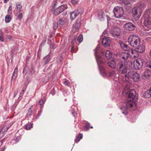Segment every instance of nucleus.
<instances>
[{
    "instance_id": "f257e3e1",
    "label": "nucleus",
    "mask_w": 151,
    "mask_h": 151,
    "mask_svg": "<svg viewBox=\"0 0 151 151\" xmlns=\"http://www.w3.org/2000/svg\"><path fill=\"white\" fill-rule=\"evenodd\" d=\"M129 44L132 47H136L139 45L140 42V40L139 37L136 35H130L128 39Z\"/></svg>"
},
{
    "instance_id": "f03ea898",
    "label": "nucleus",
    "mask_w": 151,
    "mask_h": 151,
    "mask_svg": "<svg viewBox=\"0 0 151 151\" xmlns=\"http://www.w3.org/2000/svg\"><path fill=\"white\" fill-rule=\"evenodd\" d=\"M117 67L119 73L122 74H124L125 76L128 73V71L131 69H128L126 63L123 61H121L118 63Z\"/></svg>"
},
{
    "instance_id": "7ed1b4c3",
    "label": "nucleus",
    "mask_w": 151,
    "mask_h": 151,
    "mask_svg": "<svg viewBox=\"0 0 151 151\" xmlns=\"http://www.w3.org/2000/svg\"><path fill=\"white\" fill-rule=\"evenodd\" d=\"M144 8V5L142 4H140L139 6L134 7L132 10L133 18L135 19H139L142 12V9Z\"/></svg>"
},
{
    "instance_id": "20e7f679",
    "label": "nucleus",
    "mask_w": 151,
    "mask_h": 151,
    "mask_svg": "<svg viewBox=\"0 0 151 151\" xmlns=\"http://www.w3.org/2000/svg\"><path fill=\"white\" fill-rule=\"evenodd\" d=\"M101 50V49L100 47V45L99 44H98L94 52L96 59L99 66L100 64H102L104 62V59L102 58V57H100L99 55Z\"/></svg>"
},
{
    "instance_id": "39448f33",
    "label": "nucleus",
    "mask_w": 151,
    "mask_h": 151,
    "mask_svg": "<svg viewBox=\"0 0 151 151\" xmlns=\"http://www.w3.org/2000/svg\"><path fill=\"white\" fill-rule=\"evenodd\" d=\"M125 77L128 78H132L135 81H138L140 78L139 75L136 72L133 71L132 69L128 71V73L125 75Z\"/></svg>"
},
{
    "instance_id": "423d86ee",
    "label": "nucleus",
    "mask_w": 151,
    "mask_h": 151,
    "mask_svg": "<svg viewBox=\"0 0 151 151\" xmlns=\"http://www.w3.org/2000/svg\"><path fill=\"white\" fill-rule=\"evenodd\" d=\"M114 16L116 18H120L123 15L124 10L122 7L117 6L115 7L113 10Z\"/></svg>"
},
{
    "instance_id": "0eeeda50",
    "label": "nucleus",
    "mask_w": 151,
    "mask_h": 151,
    "mask_svg": "<svg viewBox=\"0 0 151 151\" xmlns=\"http://www.w3.org/2000/svg\"><path fill=\"white\" fill-rule=\"evenodd\" d=\"M142 60L140 58L135 59L134 61V67L135 69H139L143 65Z\"/></svg>"
},
{
    "instance_id": "6e6552de",
    "label": "nucleus",
    "mask_w": 151,
    "mask_h": 151,
    "mask_svg": "<svg viewBox=\"0 0 151 151\" xmlns=\"http://www.w3.org/2000/svg\"><path fill=\"white\" fill-rule=\"evenodd\" d=\"M111 33L112 36L116 38H118L120 36V29L119 27H114L111 29Z\"/></svg>"
},
{
    "instance_id": "1a4fd4ad",
    "label": "nucleus",
    "mask_w": 151,
    "mask_h": 151,
    "mask_svg": "<svg viewBox=\"0 0 151 151\" xmlns=\"http://www.w3.org/2000/svg\"><path fill=\"white\" fill-rule=\"evenodd\" d=\"M81 24V19L76 20L75 23L73 25L72 28V32L74 33L77 32Z\"/></svg>"
},
{
    "instance_id": "9d476101",
    "label": "nucleus",
    "mask_w": 151,
    "mask_h": 151,
    "mask_svg": "<svg viewBox=\"0 0 151 151\" xmlns=\"http://www.w3.org/2000/svg\"><path fill=\"white\" fill-rule=\"evenodd\" d=\"M82 14V13H81L78 10L74 11L72 12H70V19H75L77 17L78 18H80L79 17L81 16Z\"/></svg>"
},
{
    "instance_id": "9b49d317",
    "label": "nucleus",
    "mask_w": 151,
    "mask_h": 151,
    "mask_svg": "<svg viewBox=\"0 0 151 151\" xmlns=\"http://www.w3.org/2000/svg\"><path fill=\"white\" fill-rule=\"evenodd\" d=\"M111 43V40L109 37H104L103 39L102 44L105 47L109 46Z\"/></svg>"
},
{
    "instance_id": "f8f14e48",
    "label": "nucleus",
    "mask_w": 151,
    "mask_h": 151,
    "mask_svg": "<svg viewBox=\"0 0 151 151\" xmlns=\"http://www.w3.org/2000/svg\"><path fill=\"white\" fill-rule=\"evenodd\" d=\"M137 48L135 50L137 51L140 53H143L145 50V47L144 45L143 44H139L136 47Z\"/></svg>"
},
{
    "instance_id": "ddd939ff",
    "label": "nucleus",
    "mask_w": 151,
    "mask_h": 151,
    "mask_svg": "<svg viewBox=\"0 0 151 151\" xmlns=\"http://www.w3.org/2000/svg\"><path fill=\"white\" fill-rule=\"evenodd\" d=\"M107 64L108 65L112 68L114 69L117 67L116 64L115 59L109 60Z\"/></svg>"
},
{
    "instance_id": "4468645a",
    "label": "nucleus",
    "mask_w": 151,
    "mask_h": 151,
    "mask_svg": "<svg viewBox=\"0 0 151 151\" xmlns=\"http://www.w3.org/2000/svg\"><path fill=\"white\" fill-rule=\"evenodd\" d=\"M124 27L125 29L128 30H132L134 29V26L130 22L126 24Z\"/></svg>"
},
{
    "instance_id": "2eb2a0df",
    "label": "nucleus",
    "mask_w": 151,
    "mask_h": 151,
    "mask_svg": "<svg viewBox=\"0 0 151 151\" xmlns=\"http://www.w3.org/2000/svg\"><path fill=\"white\" fill-rule=\"evenodd\" d=\"M99 19H109V17H108L107 15H106L104 13L103 11L102 10L99 11L97 17Z\"/></svg>"
},
{
    "instance_id": "dca6fc26",
    "label": "nucleus",
    "mask_w": 151,
    "mask_h": 151,
    "mask_svg": "<svg viewBox=\"0 0 151 151\" xmlns=\"http://www.w3.org/2000/svg\"><path fill=\"white\" fill-rule=\"evenodd\" d=\"M129 55V53L127 52L122 53L121 55L122 60H123V61L125 62V61H126L128 58Z\"/></svg>"
},
{
    "instance_id": "f3484780",
    "label": "nucleus",
    "mask_w": 151,
    "mask_h": 151,
    "mask_svg": "<svg viewBox=\"0 0 151 151\" xmlns=\"http://www.w3.org/2000/svg\"><path fill=\"white\" fill-rule=\"evenodd\" d=\"M135 91L134 89H132L129 91L128 94V97L133 100L135 98Z\"/></svg>"
},
{
    "instance_id": "a211bd4d",
    "label": "nucleus",
    "mask_w": 151,
    "mask_h": 151,
    "mask_svg": "<svg viewBox=\"0 0 151 151\" xmlns=\"http://www.w3.org/2000/svg\"><path fill=\"white\" fill-rule=\"evenodd\" d=\"M127 51H128L129 54H131L132 55L134 53H136V55H134V58H135L138 56V53L136 50H134L132 48L129 47V48Z\"/></svg>"
},
{
    "instance_id": "6ab92c4d",
    "label": "nucleus",
    "mask_w": 151,
    "mask_h": 151,
    "mask_svg": "<svg viewBox=\"0 0 151 151\" xmlns=\"http://www.w3.org/2000/svg\"><path fill=\"white\" fill-rule=\"evenodd\" d=\"M9 128V127H4L2 128L0 131V137L1 138L4 136Z\"/></svg>"
},
{
    "instance_id": "aec40b11",
    "label": "nucleus",
    "mask_w": 151,
    "mask_h": 151,
    "mask_svg": "<svg viewBox=\"0 0 151 151\" xmlns=\"http://www.w3.org/2000/svg\"><path fill=\"white\" fill-rule=\"evenodd\" d=\"M144 23L149 29L151 28V19H144Z\"/></svg>"
},
{
    "instance_id": "412c9836",
    "label": "nucleus",
    "mask_w": 151,
    "mask_h": 151,
    "mask_svg": "<svg viewBox=\"0 0 151 151\" xmlns=\"http://www.w3.org/2000/svg\"><path fill=\"white\" fill-rule=\"evenodd\" d=\"M145 17L146 19H151V9H148L146 11Z\"/></svg>"
},
{
    "instance_id": "4be33fe9",
    "label": "nucleus",
    "mask_w": 151,
    "mask_h": 151,
    "mask_svg": "<svg viewBox=\"0 0 151 151\" xmlns=\"http://www.w3.org/2000/svg\"><path fill=\"white\" fill-rule=\"evenodd\" d=\"M120 46L124 50L127 51L129 48V47L122 42H120Z\"/></svg>"
},
{
    "instance_id": "5701e85b",
    "label": "nucleus",
    "mask_w": 151,
    "mask_h": 151,
    "mask_svg": "<svg viewBox=\"0 0 151 151\" xmlns=\"http://www.w3.org/2000/svg\"><path fill=\"white\" fill-rule=\"evenodd\" d=\"M126 105L127 108H130L135 106L134 103L130 101H128Z\"/></svg>"
},
{
    "instance_id": "b1692460",
    "label": "nucleus",
    "mask_w": 151,
    "mask_h": 151,
    "mask_svg": "<svg viewBox=\"0 0 151 151\" xmlns=\"http://www.w3.org/2000/svg\"><path fill=\"white\" fill-rule=\"evenodd\" d=\"M67 7V5L65 4L63 5H62L58 7V9L60 12H61L63 11L65 9H66Z\"/></svg>"
},
{
    "instance_id": "393cba45",
    "label": "nucleus",
    "mask_w": 151,
    "mask_h": 151,
    "mask_svg": "<svg viewBox=\"0 0 151 151\" xmlns=\"http://www.w3.org/2000/svg\"><path fill=\"white\" fill-rule=\"evenodd\" d=\"M43 62L45 64H46L50 61V57L48 55L46 56L44 58Z\"/></svg>"
},
{
    "instance_id": "a878e982",
    "label": "nucleus",
    "mask_w": 151,
    "mask_h": 151,
    "mask_svg": "<svg viewBox=\"0 0 151 151\" xmlns=\"http://www.w3.org/2000/svg\"><path fill=\"white\" fill-rule=\"evenodd\" d=\"M112 55V52L109 50H107L106 52L105 56L108 59H110Z\"/></svg>"
},
{
    "instance_id": "bb28decb",
    "label": "nucleus",
    "mask_w": 151,
    "mask_h": 151,
    "mask_svg": "<svg viewBox=\"0 0 151 151\" xmlns=\"http://www.w3.org/2000/svg\"><path fill=\"white\" fill-rule=\"evenodd\" d=\"M143 96L145 98H148L151 96V94L150 93L149 91L147 90L144 93Z\"/></svg>"
},
{
    "instance_id": "cd10ccee",
    "label": "nucleus",
    "mask_w": 151,
    "mask_h": 151,
    "mask_svg": "<svg viewBox=\"0 0 151 151\" xmlns=\"http://www.w3.org/2000/svg\"><path fill=\"white\" fill-rule=\"evenodd\" d=\"M122 1L125 5H127L129 4L132 1V0H119Z\"/></svg>"
},
{
    "instance_id": "c85d7f7f",
    "label": "nucleus",
    "mask_w": 151,
    "mask_h": 151,
    "mask_svg": "<svg viewBox=\"0 0 151 151\" xmlns=\"http://www.w3.org/2000/svg\"><path fill=\"white\" fill-rule=\"evenodd\" d=\"M18 72V69L17 68H16L14 71L13 74L12 75V78H15L17 76V73Z\"/></svg>"
},
{
    "instance_id": "c756f323",
    "label": "nucleus",
    "mask_w": 151,
    "mask_h": 151,
    "mask_svg": "<svg viewBox=\"0 0 151 151\" xmlns=\"http://www.w3.org/2000/svg\"><path fill=\"white\" fill-rule=\"evenodd\" d=\"M32 127V125L30 123H28L25 126V129L27 130L29 129Z\"/></svg>"
},
{
    "instance_id": "7c9ffc66",
    "label": "nucleus",
    "mask_w": 151,
    "mask_h": 151,
    "mask_svg": "<svg viewBox=\"0 0 151 151\" xmlns=\"http://www.w3.org/2000/svg\"><path fill=\"white\" fill-rule=\"evenodd\" d=\"M121 109L122 110V113L123 114L127 115L128 114L127 111V109L124 107H122L121 108Z\"/></svg>"
},
{
    "instance_id": "2f4dec72",
    "label": "nucleus",
    "mask_w": 151,
    "mask_h": 151,
    "mask_svg": "<svg viewBox=\"0 0 151 151\" xmlns=\"http://www.w3.org/2000/svg\"><path fill=\"white\" fill-rule=\"evenodd\" d=\"M17 9L20 11L22 9V6L21 4L20 3H17L16 4Z\"/></svg>"
},
{
    "instance_id": "473e14b6",
    "label": "nucleus",
    "mask_w": 151,
    "mask_h": 151,
    "mask_svg": "<svg viewBox=\"0 0 151 151\" xmlns=\"http://www.w3.org/2000/svg\"><path fill=\"white\" fill-rule=\"evenodd\" d=\"M83 40V37L82 35H80L77 38V40L79 42H82Z\"/></svg>"
},
{
    "instance_id": "72a5a7b5",
    "label": "nucleus",
    "mask_w": 151,
    "mask_h": 151,
    "mask_svg": "<svg viewBox=\"0 0 151 151\" xmlns=\"http://www.w3.org/2000/svg\"><path fill=\"white\" fill-rule=\"evenodd\" d=\"M90 124L88 122L84 126V128L85 130H87L89 129Z\"/></svg>"
},
{
    "instance_id": "f704fd0d",
    "label": "nucleus",
    "mask_w": 151,
    "mask_h": 151,
    "mask_svg": "<svg viewBox=\"0 0 151 151\" xmlns=\"http://www.w3.org/2000/svg\"><path fill=\"white\" fill-rule=\"evenodd\" d=\"M58 9L57 8L54 11L53 14L55 15H57L59 14L61 12H60Z\"/></svg>"
},
{
    "instance_id": "c9c22d12",
    "label": "nucleus",
    "mask_w": 151,
    "mask_h": 151,
    "mask_svg": "<svg viewBox=\"0 0 151 151\" xmlns=\"http://www.w3.org/2000/svg\"><path fill=\"white\" fill-rule=\"evenodd\" d=\"M25 90H26V89H23L22 90V92L20 93V94L19 96V99H21L22 97L23 96V95L25 92Z\"/></svg>"
},
{
    "instance_id": "e433bc0d",
    "label": "nucleus",
    "mask_w": 151,
    "mask_h": 151,
    "mask_svg": "<svg viewBox=\"0 0 151 151\" xmlns=\"http://www.w3.org/2000/svg\"><path fill=\"white\" fill-rule=\"evenodd\" d=\"M145 65L147 67L151 68V61L147 62L145 63Z\"/></svg>"
},
{
    "instance_id": "4c0bfd02",
    "label": "nucleus",
    "mask_w": 151,
    "mask_h": 151,
    "mask_svg": "<svg viewBox=\"0 0 151 151\" xmlns=\"http://www.w3.org/2000/svg\"><path fill=\"white\" fill-rule=\"evenodd\" d=\"M115 73V71H109L108 73V76L109 77H111Z\"/></svg>"
},
{
    "instance_id": "58836bf2",
    "label": "nucleus",
    "mask_w": 151,
    "mask_h": 151,
    "mask_svg": "<svg viewBox=\"0 0 151 151\" xmlns=\"http://www.w3.org/2000/svg\"><path fill=\"white\" fill-rule=\"evenodd\" d=\"M32 110H31V108H29L28 110V113L27 114V116L28 117L29 116H30L32 115Z\"/></svg>"
},
{
    "instance_id": "ea45409f",
    "label": "nucleus",
    "mask_w": 151,
    "mask_h": 151,
    "mask_svg": "<svg viewBox=\"0 0 151 151\" xmlns=\"http://www.w3.org/2000/svg\"><path fill=\"white\" fill-rule=\"evenodd\" d=\"M58 24L57 23L55 22L54 23L53 27L54 29H56L58 27Z\"/></svg>"
},
{
    "instance_id": "a19ab883",
    "label": "nucleus",
    "mask_w": 151,
    "mask_h": 151,
    "mask_svg": "<svg viewBox=\"0 0 151 151\" xmlns=\"http://www.w3.org/2000/svg\"><path fill=\"white\" fill-rule=\"evenodd\" d=\"M59 24L62 25H63L65 24V22L63 19H59Z\"/></svg>"
},
{
    "instance_id": "79ce46f5",
    "label": "nucleus",
    "mask_w": 151,
    "mask_h": 151,
    "mask_svg": "<svg viewBox=\"0 0 151 151\" xmlns=\"http://www.w3.org/2000/svg\"><path fill=\"white\" fill-rule=\"evenodd\" d=\"M44 102L45 101L41 99L40 101L39 102V104H40V105L42 106L43 105Z\"/></svg>"
},
{
    "instance_id": "37998d69",
    "label": "nucleus",
    "mask_w": 151,
    "mask_h": 151,
    "mask_svg": "<svg viewBox=\"0 0 151 151\" xmlns=\"http://www.w3.org/2000/svg\"><path fill=\"white\" fill-rule=\"evenodd\" d=\"M78 1V0H71V3L72 4H75L77 3Z\"/></svg>"
},
{
    "instance_id": "c03bdc74",
    "label": "nucleus",
    "mask_w": 151,
    "mask_h": 151,
    "mask_svg": "<svg viewBox=\"0 0 151 151\" xmlns=\"http://www.w3.org/2000/svg\"><path fill=\"white\" fill-rule=\"evenodd\" d=\"M70 83V82L68 80H66L64 82V84L66 86H69Z\"/></svg>"
},
{
    "instance_id": "a18cd8bd",
    "label": "nucleus",
    "mask_w": 151,
    "mask_h": 151,
    "mask_svg": "<svg viewBox=\"0 0 151 151\" xmlns=\"http://www.w3.org/2000/svg\"><path fill=\"white\" fill-rule=\"evenodd\" d=\"M0 40L1 42H3L4 41L3 36L0 35Z\"/></svg>"
},
{
    "instance_id": "49530a36",
    "label": "nucleus",
    "mask_w": 151,
    "mask_h": 151,
    "mask_svg": "<svg viewBox=\"0 0 151 151\" xmlns=\"http://www.w3.org/2000/svg\"><path fill=\"white\" fill-rule=\"evenodd\" d=\"M77 137L79 138V139H82L83 137V135L81 134H79L77 136Z\"/></svg>"
},
{
    "instance_id": "de8ad7c7",
    "label": "nucleus",
    "mask_w": 151,
    "mask_h": 151,
    "mask_svg": "<svg viewBox=\"0 0 151 151\" xmlns=\"http://www.w3.org/2000/svg\"><path fill=\"white\" fill-rule=\"evenodd\" d=\"M18 17L20 19L22 17V13H20L18 15Z\"/></svg>"
},
{
    "instance_id": "09e8293b",
    "label": "nucleus",
    "mask_w": 151,
    "mask_h": 151,
    "mask_svg": "<svg viewBox=\"0 0 151 151\" xmlns=\"http://www.w3.org/2000/svg\"><path fill=\"white\" fill-rule=\"evenodd\" d=\"M11 17L10 15H8L6 16L5 19H11Z\"/></svg>"
},
{
    "instance_id": "8fccbe9b",
    "label": "nucleus",
    "mask_w": 151,
    "mask_h": 151,
    "mask_svg": "<svg viewBox=\"0 0 151 151\" xmlns=\"http://www.w3.org/2000/svg\"><path fill=\"white\" fill-rule=\"evenodd\" d=\"M80 139H79L77 137H76L75 139V141L76 142H78L80 140Z\"/></svg>"
},
{
    "instance_id": "3c124183",
    "label": "nucleus",
    "mask_w": 151,
    "mask_h": 151,
    "mask_svg": "<svg viewBox=\"0 0 151 151\" xmlns=\"http://www.w3.org/2000/svg\"><path fill=\"white\" fill-rule=\"evenodd\" d=\"M12 9V6L10 5L9 7V9H8V12H9L10 10H11Z\"/></svg>"
},
{
    "instance_id": "603ef678",
    "label": "nucleus",
    "mask_w": 151,
    "mask_h": 151,
    "mask_svg": "<svg viewBox=\"0 0 151 151\" xmlns=\"http://www.w3.org/2000/svg\"><path fill=\"white\" fill-rule=\"evenodd\" d=\"M11 21V19H5V22L6 23L9 22Z\"/></svg>"
},
{
    "instance_id": "864d4df0",
    "label": "nucleus",
    "mask_w": 151,
    "mask_h": 151,
    "mask_svg": "<svg viewBox=\"0 0 151 151\" xmlns=\"http://www.w3.org/2000/svg\"><path fill=\"white\" fill-rule=\"evenodd\" d=\"M4 35V33L1 31L0 30V35L3 36Z\"/></svg>"
},
{
    "instance_id": "5fc2aeb1",
    "label": "nucleus",
    "mask_w": 151,
    "mask_h": 151,
    "mask_svg": "<svg viewBox=\"0 0 151 151\" xmlns=\"http://www.w3.org/2000/svg\"><path fill=\"white\" fill-rule=\"evenodd\" d=\"M46 40H45V41H43L42 42V43H41L40 45H44L45 42H46Z\"/></svg>"
},
{
    "instance_id": "6e6d98bb",
    "label": "nucleus",
    "mask_w": 151,
    "mask_h": 151,
    "mask_svg": "<svg viewBox=\"0 0 151 151\" xmlns=\"http://www.w3.org/2000/svg\"><path fill=\"white\" fill-rule=\"evenodd\" d=\"M56 2L55 1H54L52 3V4L53 5V7H54V6L56 4Z\"/></svg>"
},
{
    "instance_id": "4d7b16f0",
    "label": "nucleus",
    "mask_w": 151,
    "mask_h": 151,
    "mask_svg": "<svg viewBox=\"0 0 151 151\" xmlns=\"http://www.w3.org/2000/svg\"><path fill=\"white\" fill-rule=\"evenodd\" d=\"M18 90L17 91V92H14V97H15L16 96L17 94L18 93Z\"/></svg>"
},
{
    "instance_id": "13d9d810",
    "label": "nucleus",
    "mask_w": 151,
    "mask_h": 151,
    "mask_svg": "<svg viewBox=\"0 0 151 151\" xmlns=\"http://www.w3.org/2000/svg\"><path fill=\"white\" fill-rule=\"evenodd\" d=\"M76 40V38L75 39H74L72 41V43H74L75 42V41Z\"/></svg>"
},
{
    "instance_id": "bf43d9fd",
    "label": "nucleus",
    "mask_w": 151,
    "mask_h": 151,
    "mask_svg": "<svg viewBox=\"0 0 151 151\" xmlns=\"http://www.w3.org/2000/svg\"><path fill=\"white\" fill-rule=\"evenodd\" d=\"M73 47L72 46V48H71V51L72 52H73Z\"/></svg>"
},
{
    "instance_id": "052dcab7",
    "label": "nucleus",
    "mask_w": 151,
    "mask_h": 151,
    "mask_svg": "<svg viewBox=\"0 0 151 151\" xmlns=\"http://www.w3.org/2000/svg\"><path fill=\"white\" fill-rule=\"evenodd\" d=\"M9 0H4V2L5 3H7V1H8Z\"/></svg>"
},
{
    "instance_id": "680f3d73",
    "label": "nucleus",
    "mask_w": 151,
    "mask_h": 151,
    "mask_svg": "<svg viewBox=\"0 0 151 151\" xmlns=\"http://www.w3.org/2000/svg\"><path fill=\"white\" fill-rule=\"evenodd\" d=\"M106 31H105L103 32V34H104V35H105V34H106Z\"/></svg>"
},
{
    "instance_id": "e2e57ef3",
    "label": "nucleus",
    "mask_w": 151,
    "mask_h": 151,
    "mask_svg": "<svg viewBox=\"0 0 151 151\" xmlns=\"http://www.w3.org/2000/svg\"><path fill=\"white\" fill-rule=\"evenodd\" d=\"M136 20H138V19H132V21H133V22H134V21H136Z\"/></svg>"
},
{
    "instance_id": "0e129e2a",
    "label": "nucleus",
    "mask_w": 151,
    "mask_h": 151,
    "mask_svg": "<svg viewBox=\"0 0 151 151\" xmlns=\"http://www.w3.org/2000/svg\"><path fill=\"white\" fill-rule=\"evenodd\" d=\"M4 150V149H1V150H0V151H3Z\"/></svg>"
},
{
    "instance_id": "69168bd1",
    "label": "nucleus",
    "mask_w": 151,
    "mask_h": 151,
    "mask_svg": "<svg viewBox=\"0 0 151 151\" xmlns=\"http://www.w3.org/2000/svg\"><path fill=\"white\" fill-rule=\"evenodd\" d=\"M136 54V53H134L132 55V56H133V57H134V55H135Z\"/></svg>"
},
{
    "instance_id": "338daca9",
    "label": "nucleus",
    "mask_w": 151,
    "mask_h": 151,
    "mask_svg": "<svg viewBox=\"0 0 151 151\" xmlns=\"http://www.w3.org/2000/svg\"><path fill=\"white\" fill-rule=\"evenodd\" d=\"M16 141H17V142H18V141H19V139H16Z\"/></svg>"
},
{
    "instance_id": "774afa93",
    "label": "nucleus",
    "mask_w": 151,
    "mask_h": 151,
    "mask_svg": "<svg viewBox=\"0 0 151 151\" xmlns=\"http://www.w3.org/2000/svg\"><path fill=\"white\" fill-rule=\"evenodd\" d=\"M11 37H8V38H9V39H11Z\"/></svg>"
}]
</instances>
